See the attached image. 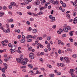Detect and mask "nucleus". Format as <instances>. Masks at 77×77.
Here are the masks:
<instances>
[{
  "label": "nucleus",
  "instance_id": "1",
  "mask_svg": "<svg viewBox=\"0 0 77 77\" xmlns=\"http://www.w3.org/2000/svg\"><path fill=\"white\" fill-rule=\"evenodd\" d=\"M11 49L10 50V51H11V53H14L15 52V49L16 48V47L15 46V45H13L11 46Z\"/></svg>",
  "mask_w": 77,
  "mask_h": 77
},
{
  "label": "nucleus",
  "instance_id": "2",
  "mask_svg": "<svg viewBox=\"0 0 77 77\" xmlns=\"http://www.w3.org/2000/svg\"><path fill=\"white\" fill-rule=\"evenodd\" d=\"M36 37H37V35H35L34 36H33L32 35H27L26 37V38H27V39H29V38H33L34 39H36Z\"/></svg>",
  "mask_w": 77,
  "mask_h": 77
},
{
  "label": "nucleus",
  "instance_id": "3",
  "mask_svg": "<svg viewBox=\"0 0 77 77\" xmlns=\"http://www.w3.org/2000/svg\"><path fill=\"white\" fill-rule=\"evenodd\" d=\"M23 60H24V59H23L22 58H17L16 59V60L18 63H22L23 62Z\"/></svg>",
  "mask_w": 77,
  "mask_h": 77
},
{
  "label": "nucleus",
  "instance_id": "4",
  "mask_svg": "<svg viewBox=\"0 0 77 77\" xmlns=\"http://www.w3.org/2000/svg\"><path fill=\"white\" fill-rule=\"evenodd\" d=\"M29 57L30 59H34L35 57L34 56V55L33 54V53H31L29 54Z\"/></svg>",
  "mask_w": 77,
  "mask_h": 77
},
{
  "label": "nucleus",
  "instance_id": "5",
  "mask_svg": "<svg viewBox=\"0 0 77 77\" xmlns=\"http://www.w3.org/2000/svg\"><path fill=\"white\" fill-rule=\"evenodd\" d=\"M64 59L65 60H66V63H69V58L66 57H64Z\"/></svg>",
  "mask_w": 77,
  "mask_h": 77
},
{
  "label": "nucleus",
  "instance_id": "6",
  "mask_svg": "<svg viewBox=\"0 0 77 77\" xmlns=\"http://www.w3.org/2000/svg\"><path fill=\"white\" fill-rule=\"evenodd\" d=\"M40 3V2L38 0H37L35 2V5H39Z\"/></svg>",
  "mask_w": 77,
  "mask_h": 77
},
{
  "label": "nucleus",
  "instance_id": "7",
  "mask_svg": "<svg viewBox=\"0 0 77 77\" xmlns=\"http://www.w3.org/2000/svg\"><path fill=\"white\" fill-rule=\"evenodd\" d=\"M59 31H57V32L58 33H59V34H61V32H63V30H62V29L61 28H60L59 29Z\"/></svg>",
  "mask_w": 77,
  "mask_h": 77
},
{
  "label": "nucleus",
  "instance_id": "8",
  "mask_svg": "<svg viewBox=\"0 0 77 77\" xmlns=\"http://www.w3.org/2000/svg\"><path fill=\"white\" fill-rule=\"evenodd\" d=\"M11 5L12 6H16V3L14 2H11Z\"/></svg>",
  "mask_w": 77,
  "mask_h": 77
},
{
  "label": "nucleus",
  "instance_id": "9",
  "mask_svg": "<svg viewBox=\"0 0 77 77\" xmlns=\"http://www.w3.org/2000/svg\"><path fill=\"white\" fill-rule=\"evenodd\" d=\"M7 69V67L5 68L4 67L2 69V71L3 72V73H5V70Z\"/></svg>",
  "mask_w": 77,
  "mask_h": 77
},
{
  "label": "nucleus",
  "instance_id": "10",
  "mask_svg": "<svg viewBox=\"0 0 77 77\" xmlns=\"http://www.w3.org/2000/svg\"><path fill=\"white\" fill-rule=\"evenodd\" d=\"M63 30L64 32H68V29H67V28H63Z\"/></svg>",
  "mask_w": 77,
  "mask_h": 77
},
{
  "label": "nucleus",
  "instance_id": "11",
  "mask_svg": "<svg viewBox=\"0 0 77 77\" xmlns=\"http://www.w3.org/2000/svg\"><path fill=\"white\" fill-rule=\"evenodd\" d=\"M28 67H29L30 68H33V66L31 64H28Z\"/></svg>",
  "mask_w": 77,
  "mask_h": 77
},
{
  "label": "nucleus",
  "instance_id": "12",
  "mask_svg": "<svg viewBox=\"0 0 77 77\" xmlns=\"http://www.w3.org/2000/svg\"><path fill=\"white\" fill-rule=\"evenodd\" d=\"M32 31V33H36V32H38V30H37V29H33Z\"/></svg>",
  "mask_w": 77,
  "mask_h": 77
},
{
  "label": "nucleus",
  "instance_id": "13",
  "mask_svg": "<svg viewBox=\"0 0 77 77\" xmlns=\"http://www.w3.org/2000/svg\"><path fill=\"white\" fill-rule=\"evenodd\" d=\"M21 63L22 65H26V64H27V63L26 62V61H23L22 63Z\"/></svg>",
  "mask_w": 77,
  "mask_h": 77
},
{
  "label": "nucleus",
  "instance_id": "14",
  "mask_svg": "<svg viewBox=\"0 0 77 77\" xmlns=\"http://www.w3.org/2000/svg\"><path fill=\"white\" fill-rule=\"evenodd\" d=\"M3 65L5 66L4 68H7V69H8V64H7L4 63L3 64Z\"/></svg>",
  "mask_w": 77,
  "mask_h": 77
},
{
  "label": "nucleus",
  "instance_id": "15",
  "mask_svg": "<svg viewBox=\"0 0 77 77\" xmlns=\"http://www.w3.org/2000/svg\"><path fill=\"white\" fill-rule=\"evenodd\" d=\"M0 29H2V30H3L4 32H5V33L6 32V30H4V28H3V27L0 26Z\"/></svg>",
  "mask_w": 77,
  "mask_h": 77
},
{
  "label": "nucleus",
  "instance_id": "16",
  "mask_svg": "<svg viewBox=\"0 0 77 77\" xmlns=\"http://www.w3.org/2000/svg\"><path fill=\"white\" fill-rule=\"evenodd\" d=\"M53 4H54V5H57V4H58V3H59V2H58L57 1H54L53 2Z\"/></svg>",
  "mask_w": 77,
  "mask_h": 77
},
{
  "label": "nucleus",
  "instance_id": "17",
  "mask_svg": "<svg viewBox=\"0 0 77 77\" xmlns=\"http://www.w3.org/2000/svg\"><path fill=\"white\" fill-rule=\"evenodd\" d=\"M26 40L24 39H22L21 40L20 42L21 43H24L25 42Z\"/></svg>",
  "mask_w": 77,
  "mask_h": 77
},
{
  "label": "nucleus",
  "instance_id": "18",
  "mask_svg": "<svg viewBox=\"0 0 77 77\" xmlns=\"http://www.w3.org/2000/svg\"><path fill=\"white\" fill-rule=\"evenodd\" d=\"M4 13L2 12H1L0 13V17H3V15H4Z\"/></svg>",
  "mask_w": 77,
  "mask_h": 77
},
{
  "label": "nucleus",
  "instance_id": "19",
  "mask_svg": "<svg viewBox=\"0 0 77 77\" xmlns=\"http://www.w3.org/2000/svg\"><path fill=\"white\" fill-rule=\"evenodd\" d=\"M70 72H69V73H72V72H74V71H75V69H71L70 70Z\"/></svg>",
  "mask_w": 77,
  "mask_h": 77
},
{
  "label": "nucleus",
  "instance_id": "20",
  "mask_svg": "<svg viewBox=\"0 0 77 77\" xmlns=\"http://www.w3.org/2000/svg\"><path fill=\"white\" fill-rule=\"evenodd\" d=\"M6 9H7V7L6 6H4L3 8V11H5Z\"/></svg>",
  "mask_w": 77,
  "mask_h": 77
},
{
  "label": "nucleus",
  "instance_id": "21",
  "mask_svg": "<svg viewBox=\"0 0 77 77\" xmlns=\"http://www.w3.org/2000/svg\"><path fill=\"white\" fill-rule=\"evenodd\" d=\"M60 66L62 67H64L65 66V64L63 63H60Z\"/></svg>",
  "mask_w": 77,
  "mask_h": 77
},
{
  "label": "nucleus",
  "instance_id": "22",
  "mask_svg": "<svg viewBox=\"0 0 77 77\" xmlns=\"http://www.w3.org/2000/svg\"><path fill=\"white\" fill-rule=\"evenodd\" d=\"M44 52H42L40 53V54L38 56H42L43 55H44Z\"/></svg>",
  "mask_w": 77,
  "mask_h": 77
},
{
  "label": "nucleus",
  "instance_id": "23",
  "mask_svg": "<svg viewBox=\"0 0 77 77\" xmlns=\"http://www.w3.org/2000/svg\"><path fill=\"white\" fill-rule=\"evenodd\" d=\"M23 1L25 3H26V4H29V2L28 1V0H23Z\"/></svg>",
  "mask_w": 77,
  "mask_h": 77
},
{
  "label": "nucleus",
  "instance_id": "24",
  "mask_svg": "<svg viewBox=\"0 0 77 77\" xmlns=\"http://www.w3.org/2000/svg\"><path fill=\"white\" fill-rule=\"evenodd\" d=\"M68 30H70L71 29V28L69 26H68L66 27Z\"/></svg>",
  "mask_w": 77,
  "mask_h": 77
},
{
  "label": "nucleus",
  "instance_id": "25",
  "mask_svg": "<svg viewBox=\"0 0 77 77\" xmlns=\"http://www.w3.org/2000/svg\"><path fill=\"white\" fill-rule=\"evenodd\" d=\"M66 17H67L68 19H69L70 18V15L69 14H67L66 15Z\"/></svg>",
  "mask_w": 77,
  "mask_h": 77
},
{
  "label": "nucleus",
  "instance_id": "26",
  "mask_svg": "<svg viewBox=\"0 0 77 77\" xmlns=\"http://www.w3.org/2000/svg\"><path fill=\"white\" fill-rule=\"evenodd\" d=\"M69 34L70 36H72L73 35V31H70L69 32Z\"/></svg>",
  "mask_w": 77,
  "mask_h": 77
},
{
  "label": "nucleus",
  "instance_id": "27",
  "mask_svg": "<svg viewBox=\"0 0 77 77\" xmlns=\"http://www.w3.org/2000/svg\"><path fill=\"white\" fill-rule=\"evenodd\" d=\"M47 39L48 41H50V39H51V36H48L47 37Z\"/></svg>",
  "mask_w": 77,
  "mask_h": 77
},
{
  "label": "nucleus",
  "instance_id": "28",
  "mask_svg": "<svg viewBox=\"0 0 77 77\" xmlns=\"http://www.w3.org/2000/svg\"><path fill=\"white\" fill-rule=\"evenodd\" d=\"M17 14L19 15H22V13L21 12H17Z\"/></svg>",
  "mask_w": 77,
  "mask_h": 77
},
{
  "label": "nucleus",
  "instance_id": "29",
  "mask_svg": "<svg viewBox=\"0 0 77 77\" xmlns=\"http://www.w3.org/2000/svg\"><path fill=\"white\" fill-rule=\"evenodd\" d=\"M77 20H73V23H74V24H76L77 23Z\"/></svg>",
  "mask_w": 77,
  "mask_h": 77
},
{
  "label": "nucleus",
  "instance_id": "30",
  "mask_svg": "<svg viewBox=\"0 0 77 77\" xmlns=\"http://www.w3.org/2000/svg\"><path fill=\"white\" fill-rule=\"evenodd\" d=\"M38 45H39L40 47V48H44V46L41 44Z\"/></svg>",
  "mask_w": 77,
  "mask_h": 77
},
{
  "label": "nucleus",
  "instance_id": "31",
  "mask_svg": "<svg viewBox=\"0 0 77 77\" xmlns=\"http://www.w3.org/2000/svg\"><path fill=\"white\" fill-rule=\"evenodd\" d=\"M67 51H72V50L69 48H68L67 49Z\"/></svg>",
  "mask_w": 77,
  "mask_h": 77
},
{
  "label": "nucleus",
  "instance_id": "32",
  "mask_svg": "<svg viewBox=\"0 0 77 77\" xmlns=\"http://www.w3.org/2000/svg\"><path fill=\"white\" fill-rule=\"evenodd\" d=\"M58 53L59 54H62V51L60 49L58 50Z\"/></svg>",
  "mask_w": 77,
  "mask_h": 77
},
{
  "label": "nucleus",
  "instance_id": "33",
  "mask_svg": "<svg viewBox=\"0 0 77 77\" xmlns=\"http://www.w3.org/2000/svg\"><path fill=\"white\" fill-rule=\"evenodd\" d=\"M62 6L63 7V8H65V7H66V4H65V3H63L62 5Z\"/></svg>",
  "mask_w": 77,
  "mask_h": 77
},
{
  "label": "nucleus",
  "instance_id": "34",
  "mask_svg": "<svg viewBox=\"0 0 77 77\" xmlns=\"http://www.w3.org/2000/svg\"><path fill=\"white\" fill-rule=\"evenodd\" d=\"M32 50V47H30L28 48V50H29V51H31Z\"/></svg>",
  "mask_w": 77,
  "mask_h": 77
},
{
  "label": "nucleus",
  "instance_id": "35",
  "mask_svg": "<svg viewBox=\"0 0 77 77\" xmlns=\"http://www.w3.org/2000/svg\"><path fill=\"white\" fill-rule=\"evenodd\" d=\"M32 39H28L27 40V42H32Z\"/></svg>",
  "mask_w": 77,
  "mask_h": 77
},
{
  "label": "nucleus",
  "instance_id": "36",
  "mask_svg": "<svg viewBox=\"0 0 77 77\" xmlns=\"http://www.w3.org/2000/svg\"><path fill=\"white\" fill-rule=\"evenodd\" d=\"M72 57H77V54L73 55H72Z\"/></svg>",
  "mask_w": 77,
  "mask_h": 77
},
{
  "label": "nucleus",
  "instance_id": "37",
  "mask_svg": "<svg viewBox=\"0 0 77 77\" xmlns=\"http://www.w3.org/2000/svg\"><path fill=\"white\" fill-rule=\"evenodd\" d=\"M61 42H62V41H60V40H59L58 41V44H60Z\"/></svg>",
  "mask_w": 77,
  "mask_h": 77
},
{
  "label": "nucleus",
  "instance_id": "38",
  "mask_svg": "<svg viewBox=\"0 0 77 77\" xmlns=\"http://www.w3.org/2000/svg\"><path fill=\"white\" fill-rule=\"evenodd\" d=\"M4 42H5V43H8L9 42L8 41V40H4Z\"/></svg>",
  "mask_w": 77,
  "mask_h": 77
},
{
  "label": "nucleus",
  "instance_id": "39",
  "mask_svg": "<svg viewBox=\"0 0 77 77\" xmlns=\"http://www.w3.org/2000/svg\"><path fill=\"white\" fill-rule=\"evenodd\" d=\"M50 76L51 77H53L54 76V74H51L50 75Z\"/></svg>",
  "mask_w": 77,
  "mask_h": 77
},
{
  "label": "nucleus",
  "instance_id": "40",
  "mask_svg": "<svg viewBox=\"0 0 77 77\" xmlns=\"http://www.w3.org/2000/svg\"><path fill=\"white\" fill-rule=\"evenodd\" d=\"M44 8L43 7L40 8V11H42V10H44Z\"/></svg>",
  "mask_w": 77,
  "mask_h": 77
},
{
  "label": "nucleus",
  "instance_id": "41",
  "mask_svg": "<svg viewBox=\"0 0 77 77\" xmlns=\"http://www.w3.org/2000/svg\"><path fill=\"white\" fill-rule=\"evenodd\" d=\"M57 75H60V74H61V73L59 72L57 73Z\"/></svg>",
  "mask_w": 77,
  "mask_h": 77
},
{
  "label": "nucleus",
  "instance_id": "42",
  "mask_svg": "<svg viewBox=\"0 0 77 77\" xmlns=\"http://www.w3.org/2000/svg\"><path fill=\"white\" fill-rule=\"evenodd\" d=\"M6 32L7 33H9L10 32V29H9L8 28L6 30Z\"/></svg>",
  "mask_w": 77,
  "mask_h": 77
},
{
  "label": "nucleus",
  "instance_id": "43",
  "mask_svg": "<svg viewBox=\"0 0 77 77\" xmlns=\"http://www.w3.org/2000/svg\"><path fill=\"white\" fill-rule=\"evenodd\" d=\"M60 60L61 61H62L63 60V57H60Z\"/></svg>",
  "mask_w": 77,
  "mask_h": 77
},
{
  "label": "nucleus",
  "instance_id": "44",
  "mask_svg": "<svg viewBox=\"0 0 77 77\" xmlns=\"http://www.w3.org/2000/svg\"><path fill=\"white\" fill-rule=\"evenodd\" d=\"M47 66H48V67H49L50 68H51L52 67L49 64L47 65Z\"/></svg>",
  "mask_w": 77,
  "mask_h": 77
},
{
  "label": "nucleus",
  "instance_id": "45",
  "mask_svg": "<svg viewBox=\"0 0 77 77\" xmlns=\"http://www.w3.org/2000/svg\"><path fill=\"white\" fill-rule=\"evenodd\" d=\"M26 8L28 9H30V8H31V6H27L26 7Z\"/></svg>",
  "mask_w": 77,
  "mask_h": 77
},
{
  "label": "nucleus",
  "instance_id": "46",
  "mask_svg": "<svg viewBox=\"0 0 77 77\" xmlns=\"http://www.w3.org/2000/svg\"><path fill=\"white\" fill-rule=\"evenodd\" d=\"M8 45L9 46V47H11V48L12 47V44H11V43H9Z\"/></svg>",
  "mask_w": 77,
  "mask_h": 77
},
{
  "label": "nucleus",
  "instance_id": "47",
  "mask_svg": "<svg viewBox=\"0 0 77 77\" xmlns=\"http://www.w3.org/2000/svg\"><path fill=\"white\" fill-rule=\"evenodd\" d=\"M71 75L72 77H75V75L72 73L71 74Z\"/></svg>",
  "mask_w": 77,
  "mask_h": 77
},
{
  "label": "nucleus",
  "instance_id": "48",
  "mask_svg": "<svg viewBox=\"0 0 77 77\" xmlns=\"http://www.w3.org/2000/svg\"><path fill=\"white\" fill-rule=\"evenodd\" d=\"M21 68H26V66H22L21 67Z\"/></svg>",
  "mask_w": 77,
  "mask_h": 77
},
{
  "label": "nucleus",
  "instance_id": "49",
  "mask_svg": "<svg viewBox=\"0 0 77 77\" xmlns=\"http://www.w3.org/2000/svg\"><path fill=\"white\" fill-rule=\"evenodd\" d=\"M40 73H41V72H39V71L38 70L36 72V74H40Z\"/></svg>",
  "mask_w": 77,
  "mask_h": 77
},
{
  "label": "nucleus",
  "instance_id": "50",
  "mask_svg": "<svg viewBox=\"0 0 77 77\" xmlns=\"http://www.w3.org/2000/svg\"><path fill=\"white\" fill-rule=\"evenodd\" d=\"M70 39V41L71 42H73V41H74V39L72 38H70L69 39Z\"/></svg>",
  "mask_w": 77,
  "mask_h": 77
},
{
  "label": "nucleus",
  "instance_id": "51",
  "mask_svg": "<svg viewBox=\"0 0 77 77\" xmlns=\"http://www.w3.org/2000/svg\"><path fill=\"white\" fill-rule=\"evenodd\" d=\"M28 29L29 31H31V30H32V28L29 27Z\"/></svg>",
  "mask_w": 77,
  "mask_h": 77
},
{
  "label": "nucleus",
  "instance_id": "52",
  "mask_svg": "<svg viewBox=\"0 0 77 77\" xmlns=\"http://www.w3.org/2000/svg\"><path fill=\"white\" fill-rule=\"evenodd\" d=\"M21 37V35H18L17 36V38L18 39H20V38Z\"/></svg>",
  "mask_w": 77,
  "mask_h": 77
},
{
  "label": "nucleus",
  "instance_id": "53",
  "mask_svg": "<svg viewBox=\"0 0 77 77\" xmlns=\"http://www.w3.org/2000/svg\"><path fill=\"white\" fill-rule=\"evenodd\" d=\"M26 24H27V25H30V22L29 21H27L26 22Z\"/></svg>",
  "mask_w": 77,
  "mask_h": 77
},
{
  "label": "nucleus",
  "instance_id": "54",
  "mask_svg": "<svg viewBox=\"0 0 77 77\" xmlns=\"http://www.w3.org/2000/svg\"><path fill=\"white\" fill-rule=\"evenodd\" d=\"M39 60H40V62H43V60L42 59V58L40 59Z\"/></svg>",
  "mask_w": 77,
  "mask_h": 77
},
{
  "label": "nucleus",
  "instance_id": "55",
  "mask_svg": "<svg viewBox=\"0 0 77 77\" xmlns=\"http://www.w3.org/2000/svg\"><path fill=\"white\" fill-rule=\"evenodd\" d=\"M76 14H77L76 13V12H74L73 13V16H75V15H76Z\"/></svg>",
  "mask_w": 77,
  "mask_h": 77
},
{
  "label": "nucleus",
  "instance_id": "56",
  "mask_svg": "<svg viewBox=\"0 0 77 77\" xmlns=\"http://www.w3.org/2000/svg\"><path fill=\"white\" fill-rule=\"evenodd\" d=\"M48 49L47 48H45V52H48Z\"/></svg>",
  "mask_w": 77,
  "mask_h": 77
},
{
  "label": "nucleus",
  "instance_id": "57",
  "mask_svg": "<svg viewBox=\"0 0 77 77\" xmlns=\"http://www.w3.org/2000/svg\"><path fill=\"white\" fill-rule=\"evenodd\" d=\"M56 25H54L52 27L53 29H55V28H56Z\"/></svg>",
  "mask_w": 77,
  "mask_h": 77
},
{
  "label": "nucleus",
  "instance_id": "58",
  "mask_svg": "<svg viewBox=\"0 0 77 77\" xmlns=\"http://www.w3.org/2000/svg\"><path fill=\"white\" fill-rule=\"evenodd\" d=\"M73 5L74 6H77V4H76V3L75 2L73 3Z\"/></svg>",
  "mask_w": 77,
  "mask_h": 77
},
{
  "label": "nucleus",
  "instance_id": "59",
  "mask_svg": "<svg viewBox=\"0 0 77 77\" xmlns=\"http://www.w3.org/2000/svg\"><path fill=\"white\" fill-rule=\"evenodd\" d=\"M25 4H26L25 3H21L20 4L21 5H22V6H24V5H25Z\"/></svg>",
  "mask_w": 77,
  "mask_h": 77
},
{
  "label": "nucleus",
  "instance_id": "60",
  "mask_svg": "<svg viewBox=\"0 0 77 77\" xmlns=\"http://www.w3.org/2000/svg\"><path fill=\"white\" fill-rule=\"evenodd\" d=\"M42 14V11H40L39 12L38 14V15H41Z\"/></svg>",
  "mask_w": 77,
  "mask_h": 77
},
{
  "label": "nucleus",
  "instance_id": "61",
  "mask_svg": "<svg viewBox=\"0 0 77 77\" xmlns=\"http://www.w3.org/2000/svg\"><path fill=\"white\" fill-rule=\"evenodd\" d=\"M43 36V38H45V37H47V35L46 34H44Z\"/></svg>",
  "mask_w": 77,
  "mask_h": 77
},
{
  "label": "nucleus",
  "instance_id": "62",
  "mask_svg": "<svg viewBox=\"0 0 77 77\" xmlns=\"http://www.w3.org/2000/svg\"><path fill=\"white\" fill-rule=\"evenodd\" d=\"M36 69H38V67L34 68L33 69V70H36Z\"/></svg>",
  "mask_w": 77,
  "mask_h": 77
},
{
  "label": "nucleus",
  "instance_id": "63",
  "mask_svg": "<svg viewBox=\"0 0 77 77\" xmlns=\"http://www.w3.org/2000/svg\"><path fill=\"white\" fill-rule=\"evenodd\" d=\"M51 22H54L55 21V20H51L50 21Z\"/></svg>",
  "mask_w": 77,
  "mask_h": 77
},
{
  "label": "nucleus",
  "instance_id": "64",
  "mask_svg": "<svg viewBox=\"0 0 77 77\" xmlns=\"http://www.w3.org/2000/svg\"><path fill=\"white\" fill-rule=\"evenodd\" d=\"M75 45L76 46V47H77V43L76 42H75Z\"/></svg>",
  "mask_w": 77,
  "mask_h": 77
}]
</instances>
